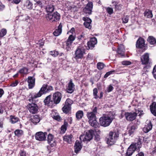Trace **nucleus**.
Masks as SVG:
<instances>
[{
	"instance_id": "f257e3e1",
	"label": "nucleus",
	"mask_w": 156,
	"mask_h": 156,
	"mask_svg": "<svg viewBox=\"0 0 156 156\" xmlns=\"http://www.w3.org/2000/svg\"><path fill=\"white\" fill-rule=\"evenodd\" d=\"M53 90V88L52 86L48 85L47 84H44L38 92L35 94L34 96H31L30 99H29V101L30 102H31V101H34V99L36 98L40 97L43 94L48 93Z\"/></svg>"
},
{
	"instance_id": "f03ea898",
	"label": "nucleus",
	"mask_w": 156,
	"mask_h": 156,
	"mask_svg": "<svg viewBox=\"0 0 156 156\" xmlns=\"http://www.w3.org/2000/svg\"><path fill=\"white\" fill-rule=\"evenodd\" d=\"M142 142L141 139L139 138L136 142L132 144L128 147L125 154V156H132L136 151H140L142 147Z\"/></svg>"
},
{
	"instance_id": "7ed1b4c3",
	"label": "nucleus",
	"mask_w": 156,
	"mask_h": 156,
	"mask_svg": "<svg viewBox=\"0 0 156 156\" xmlns=\"http://www.w3.org/2000/svg\"><path fill=\"white\" fill-rule=\"evenodd\" d=\"M119 133L118 131H110L108 138L107 139V143L112 145L114 144L119 138Z\"/></svg>"
},
{
	"instance_id": "20e7f679",
	"label": "nucleus",
	"mask_w": 156,
	"mask_h": 156,
	"mask_svg": "<svg viewBox=\"0 0 156 156\" xmlns=\"http://www.w3.org/2000/svg\"><path fill=\"white\" fill-rule=\"evenodd\" d=\"M113 120L112 117L106 115H103L99 119V125L104 127L109 126Z\"/></svg>"
},
{
	"instance_id": "39448f33",
	"label": "nucleus",
	"mask_w": 156,
	"mask_h": 156,
	"mask_svg": "<svg viewBox=\"0 0 156 156\" xmlns=\"http://www.w3.org/2000/svg\"><path fill=\"white\" fill-rule=\"evenodd\" d=\"M89 119L90 124L95 128H99L100 126L96 120V117L95 114H93V112H87V115Z\"/></svg>"
},
{
	"instance_id": "423d86ee",
	"label": "nucleus",
	"mask_w": 156,
	"mask_h": 156,
	"mask_svg": "<svg viewBox=\"0 0 156 156\" xmlns=\"http://www.w3.org/2000/svg\"><path fill=\"white\" fill-rule=\"evenodd\" d=\"M140 60L142 64L146 65L144 67L143 69L144 70L149 69L151 67L152 62L150 60L149 54L148 53H145L142 55L140 57Z\"/></svg>"
},
{
	"instance_id": "0eeeda50",
	"label": "nucleus",
	"mask_w": 156,
	"mask_h": 156,
	"mask_svg": "<svg viewBox=\"0 0 156 156\" xmlns=\"http://www.w3.org/2000/svg\"><path fill=\"white\" fill-rule=\"evenodd\" d=\"M73 101L70 98L66 99L64 103L63 104V106L62 108V110L64 113L69 115L71 113L72 109L71 106L73 104Z\"/></svg>"
},
{
	"instance_id": "6e6552de",
	"label": "nucleus",
	"mask_w": 156,
	"mask_h": 156,
	"mask_svg": "<svg viewBox=\"0 0 156 156\" xmlns=\"http://www.w3.org/2000/svg\"><path fill=\"white\" fill-rule=\"evenodd\" d=\"M75 38V36L72 34L70 35L67 40L64 42L63 47L67 51H70L72 50V43Z\"/></svg>"
},
{
	"instance_id": "1a4fd4ad",
	"label": "nucleus",
	"mask_w": 156,
	"mask_h": 156,
	"mask_svg": "<svg viewBox=\"0 0 156 156\" xmlns=\"http://www.w3.org/2000/svg\"><path fill=\"white\" fill-rule=\"evenodd\" d=\"M136 47L138 49H141L143 52L145 51L147 49V46L145 44V40L141 37H140L136 41Z\"/></svg>"
},
{
	"instance_id": "9d476101",
	"label": "nucleus",
	"mask_w": 156,
	"mask_h": 156,
	"mask_svg": "<svg viewBox=\"0 0 156 156\" xmlns=\"http://www.w3.org/2000/svg\"><path fill=\"white\" fill-rule=\"evenodd\" d=\"M60 18V14L57 12H54L53 14H48L46 16V18L48 20L51 22H57L59 21Z\"/></svg>"
},
{
	"instance_id": "9b49d317",
	"label": "nucleus",
	"mask_w": 156,
	"mask_h": 156,
	"mask_svg": "<svg viewBox=\"0 0 156 156\" xmlns=\"http://www.w3.org/2000/svg\"><path fill=\"white\" fill-rule=\"evenodd\" d=\"M85 53V49L81 46H79L76 49L75 52L76 59H82L83 58V55Z\"/></svg>"
},
{
	"instance_id": "f8f14e48",
	"label": "nucleus",
	"mask_w": 156,
	"mask_h": 156,
	"mask_svg": "<svg viewBox=\"0 0 156 156\" xmlns=\"http://www.w3.org/2000/svg\"><path fill=\"white\" fill-rule=\"evenodd\" d=\"M62 98V95L61 93L57 92L54 93L53 95L51 102L53 104H58L60 102Z\"/></svg>"
},
{
	"instance_id": "ddd939ff",
	"label": "nucleus",
	"mask_w": 156,
	"mask_h": 156,
	"mask_svg": "<svg viewBox=\"0 0 156 156\" xmlns=\"http://www.w3.org/2000/svg\"><path fill=\"white\" fill-rule=\"evenodd\" d=\"M138 113L136 112H125L124 115L126 119L128 121H132L135 120Z\"/></svg>"
},
{
	"instance_id": "4468645a",
	"label": "nucleus",
	"mask_w": 156,
	"mask_h": 156,
	"mask_svg": "<svg viewBox=\"0 0 156 156\" xmlns=\"http://www.w3.org/2000/svg\"><path fill=\"white\" fill-rule=\"evenodd\" d=\"M27 107L30 112L34 114L37 113L39 109L37 105L34 103H29L27 105Z\"/></svg>"
},
{
	"instance_id": "2eb2a0df",
	"label": "nucleus",
	"mask_w": 156,
	"mask_h": 156,
	"mask_svg": "<svg viewBox=\"0 0 156 156\" xmlns=\"http://www.w3.org/2000/svg\"><path fill=\"white\" fill-rule=\"evenodd\" d=\"M46 132H43L40 131L36 133L35 135V138L37 140L40 141H45L46 139Z\"/></svg>"
},
{
	"instance_id": "dca6fc26",
	"label": "nucleus",
	"mask_w": 156,
	"mask_h": 156,
	"mask_svg": "<svg viewBox=\"0 0 156 156\" xmlns=\"http://www.w3.org/2000/svg\"><path fill=\"white\" fill-rule=\"evenodd\" d=\"M47 142L51 147L56 146V142L54 136L52 134L49 133L48 134L47 139Z\"/></svg>"
},
{
	"instance_id": "f3484780",
	"label": "nucleus",
	"mask_w": 156,
	"mask_h": 156,
	"mask_svg": "<svg viewBox=\"0 0 156 156\" xmlns=\"http://www.w3.org/2000/svg\"><path fill=\"white\" fill-rule=\"evenodd\" d=\"M125 49L124 45L122 44L119 45L116 51L118 57L121 58L125 57Z\"/></svg>"
},
{
	"instance_id": "a211bd4d",
	"label": "nucleus",
	"mask_w": 156,
	"mask_h": 156,
	"mask_svg": "<svg viewBox=\"0 0 156 156\" xmlns=\"http://www.w3.org/2000/svg\"><path fill=\"white\" fill-rule=\"evenodd\" d=\"M28 83V88L30 89L33 88L35 85V78L34 76H29L25 80Z\"/></svg>"
},
{
	"instance_id": "6ab92c4d",
	"label": "nucleus",
	"mask_w": 156,
	"mask_h": 156,
	"mask_svg": "<svg viewBox=\"0 0 156 156\" xmlns=\"http://www.w3.org/2000/svg\"><path fill=\"white\" fill-rule=\"evenodd\" d=\"M75 86V85L73 83L72 79H70L66 86V92L68 93H72L74 90Z\"/></svg>"
},
{
	"instance_id": "aec40b11",
	"label": "nucleus",
	"mask_w": 156,
	"mask_h": 156,
	"mask_svg": "<svg viewBox=\"0 0 156 156\" xmlns=\"http://www.w3.org/2000/svg\"><path fill=\"white\" fill-rule=\"evenodd\" d=\"M97 39L95 37H93L90 39L89 41L87 43L88 49H92L94 47L95 45L97 43Z\"/></svg>"
},
{
	"instance_id": "412c9836",
	"label": "nucleus",
	"mask_w": 156,
	"mask_h": 156,
	"mask_svg": "<svg viewBox=\"0 0 156 156\" xmlns=\"http://www.w3.org/2000/svg\"><path fill=\"white\" fill-rule=\"evenodd\" d=\"M137 128V126L136 125H129L127 128L129 135L130 136H133Z\"/></svg>"
},
{
	"instance_id": "4be33fe9",
	"label": "nucleus",
	"mask_w": 156,
	"mask_h": 156,
	"mask_svg": "<svg viewBox=\"0 0 156 156\" xmlns=\"http://www.w3.org/2000/svg\"><path fill=\"white\" fill-rule=\"evenodd\" d=\"M82 19L85 21L83 23L85 27L89 29H91V24L92 22L91 19L88 17H83Z\"/></svg>"
},
{
	"instance_id": "5701e85b",
	"label": "nucleus",
	"mask_w": 156,
	"mask_h": 156,
	"mask_svg": "<svg viewBox=\"0 0 156 156\" xmlns=\"http://www.w3.org/2000/svg\"><path fill=\"white\" fill-rule=\"evenodd\" d=\"M93 3L92 2L89 1L87 4L86 6L85 7L84 10H85L88 12H86L87 13L89 14L91 13L92 11L93 8Z\"/></svg>"
},
{
	"instance_id": "b1692460",
	"label": "nucleus",
	"mask_w": 156,
	"mask_h": 156,
	"mask_svg": "<svg viewBox=\"0 0 156 156\" xmlns=\"http://www.w3.org/2000/svg\"><path fill=\"white\" fill-rule=\"evenodd\" d=\"M112 4H113V6H114V9L115 11H120L122 9V5L116 1H113L112 2Z\"/></svg>"
},
{
	"instance_id": "393cba45",
	"label": "nucleus",
	"mask_w": 156,
	"mask_h": 156,
	"mask_svg": "<svg viewBox=\"0 0 156 156\" xmlns=\"http://www.w3.org/2000/svg\"><path fill=\"white\" fill-rule=\"evenodd\" d=\"M152 125L151 121H147L146 125L144 128L143 131L145 133H147L151 130L152 128Z\"/></svg>"
},
{
	"instance_id": "a878e982",
	"label": "nucleus",
	"mask_w": 156,
	"mask_h": 156,
	"mask_svg": "<svg viewBox=\"0 0 156 156\" xmlns=\"http://www.w3.org/2000/svg\"><path fill=\"white\" fill-rule=\"evenodd\" d=\"M51 94L49 95L46 97L44 101V102L45 105L52 106L53 105V103L51 102Z\"/></svg>"
},
{
	"instance_id": "bb28decb",
	"label": "nucleus",
	"mask_w": 156,
	"mask_h": 156,
	"mask_svg": "<svg viewBox=\"0 0 156 156\" xmlns=\"http://www.w3.org/2000/svg\"><path fill=\"white\" fill-rule=\"evenodd\" d=\"M74 147V151L77 154L81 149L82 145L81 144V143L78 140H76L75 143Z\"/></svg>"
},
{
	"instance_id": "cd10ccee",
	"label": "nucleus",
	"mask_w": 156,
	"mask_h": 156,
	"mask_svg": "<svg viewBox=\"0 0 156 156\" xmlns=\"http://www.w3.org/2000/svg\"><path fill=\"white\" fill-rule=\"evenodd\" d=\"M150 109L151 113L156 116V102L154 101L150 106Z\"/></svg>"
},
{
	"instance_id": "c85d7f7f",
	"label": "nucleus",
	"mask_w": 156,
	"mask_h": 156,
	"mask_svg": "<svg viewBox=\"0 0 156 156\" xmlns=\"http://www.w3.org/2000/svg\"><path fill=\"white\" fill-rule=\"evenodd\" d=\"M30 121L34 125H36L40 121V118L39 115H35L31 116Z\"/></svg>"
},
{
	"instance_id": "c756f323",
	"label": "nucleus",
	"mask_w": 156,
	"mask_h": 156,
	"mask_svg": "<svg viewBox=\"0 0 156 156\" xmlns=\"http://www.w3.org/2000/svg\"><path fill=\"white\" fill-rule=\"evenodd\" d=\"M24 6L27 9L31 10L33 9V4L30 0H27L24 2Z\"/></svg>"
},
{
	"instance_id": "7c9ffc66",
	"label": "nucleus",
	"mask_w": 156,
	"mask_h": 156,
	"mask_svg": "<svg viewBox=\"0 0 156 156\" xmlns=\"http://www.w3.org/2000/svg\"><path fill=\"white\" fill-rule=\"evenodd\" d=\"M73 138V136L72 134L66 135L63 137L64 141L69 144L72 143Z\"/></svg>"
},
{
	"instance_id": "2f4dec72",
	"label": "nucleus",
	"mask_w": 156,
	"mask_h": 156,
	"mask_svg": "<svg viewBox=\"0 0 156 156\" xmlns=\"http://www.w3.org/2000/svg\"><path fill=\"white\" fill-rule=\"evenodd\" d=\"M147 41L151 45H156V39L153 36H149L147 38Z\"/></svg>"
},
{
	"instance_id": "473e14b6",
	"label": "nucleus",
	"mask_w": 156,
	"mask_h": 156,
	"mask_svg": "<svg viewBox=\"0 0 156 156\" xmlns=\"http://www.w3.org/2000/svg\"><path fill=\"white\" fill-rule=\"evenodd\" d=\"M62 26L60 23L58 27V29H56L53 33V35L55 36H58L62 32Z\"/></svg>"
},
{
	"instance_id": "72a5a7b5",
	"label": "nucleus",
	"mask_w": 156,
	"mask_h": 156,
	"mask_svg": "<svg viewBox=\"0 0 156 156\" xmlns=\"http://www.w3.org/2000/svg\"><path fill=\"white\" fill-rule=\"evenodd\" d=\"M68 124V122L65 119L64 121L63 124L61 127V132L63 133H64L67 130Z\"/></svg>"
},
{
	"instance_id": "f704fd0d",
	"label": "nucleus",
	"mask_w": 156,
	"mask_h": 156,
	"mask_svg": "<svg viewBox=\"0 0 156 156\" xmlns=\"http://www.w3.org/2000/svg\"><path fill=\"white\" fill-rule=\"evenodd\" d=\"M28 71L29 69L27 68L23 67L19 70L18 73L22 75H27L29 73Z\"/></svg>"
},
{
	"instance_id": "c9c22d12",
	"label": "nucleus",
	"mask_w": 156,
	"mask_h": 156,
	"mask_svg": "<svg viewBox=\"0 0 156 156\" xmlns=\"http://www.w3.org/2000/svg\"><path fill=\"white\" fill-rule=\"evenodd\" d=\"M20 121L19 118L15 115L10 116L9 121L12 124H15Z\"/></svg>"
},
{
	"instance_id": "e433bc0d",
	"label": "nucleus",
	"mask_w": 156,
	"mask_h": 156,
	"mask_svg": "<svg viewBox=\"0 0 156 156\" xmlns=\"http://www.w3.org/2000/svg\"><path fill=\"white\" fill-rule=\"evenodd\" d=\"M144 16L147 18H151L153 17V14L151 10L149 9H147L144 13Z\"/></svg>"
},
{
	"instance_id": "4c0bfd02",
	"label": "nucleus",
	"mask_w": 156,
	"mask_h": 156,
	"mask_svg": "<svg viewBox=\"0 0 156 156\" xmlns=\"http://www.w3.org/2000/svg\"><path fill=\"white\" fill-rule=\"evenodd\" d=\"M76 117L77 120H79L81 119L83 116V112L82 110H79L76 114Z\"/></svg>"
},
{
	"instance_id": "58836bf2",
	"label": "nucleus",
	"mask_w": 156,
	"mask_h": 156,
	"mask_svg": "<svg viewBox=\"0 0 156 156\" xmlns=\"http://www.w3.org/2000/svg\"><path fill=\"white\" fill-rule=\"evenodd\" d=\"M14 133L16 136L20 137L23 134V131L22 130L17 129L14 131Z\"/></svg>"
},
{
	"instance_id": "ea45409f",
	"label": "nucleus",
	"mask_w": 156,
	"mask_h": 156,
	"mask_svg": "<svg viewBox=\"0 0 156 156\" xmlns=\"http://www.w3.org/2000/svg\"><path fill=\"white\" fill-rule=\"evenodd\" d=\"M89 138L88 137V135H81L80 137V139L81 140V142L82 141H90L91 139H89Z\"/></svg>"
},
{
	"instance_id": "a19ab883",
	"label": "nucleus",
	"mask_w": 156,
	"mask_h": 156,
	"mask_svg": "<svg viewBox=\"0 0 156 156\" xmlns=\"http://www.w3.org/2000/svg\"><path fill=\"white\" fill-rule=\"evenodd\" d=\"M94 135V131L92 129L88 130V132L86 133V135H88V137L89 139H92Z\"/></svg>"
},
{
	"instance_id": "79ce46f5",
	"label": "nucleus",
	"mask_w": 156,
	"mask_h": 156,
	"mask_svg": "<svg viewBox=\"0 0 156 156\" xmlns=\"http://www.w3.org/2000/svg\"><path fill=\"white\" fill-rule=\"evenodd\" d=\"M46 9L48 12L51 13L54 10V6L52 5H48Z\"/></svg>"
},
{
	"instance_id": "37998d69",
	"label": "nucleus",
	"mask_w": 156,
	"mask_h": 156,
	"mask_svg": "<svg viewBox=\"0 0 156 156\" xmlns=\"http://www.w3.org/2000/svg\"><path fill=\"white\" fill-rule=\"evenodd\" d=\"M49 54L53 57H55L58 55L59 53L58 51H57L56 50H55L53 51H50Z\"/></svg>"
},
{
	"instance_id": "c03bdc74",
	"label": "nucleus",
	"mask_w": 156,
	"mask_h": 156,
	"mask_svg": "<svg viewBox=\"0 0 156 156\" xmlns=\"http://www.w3.org/2000/svg\"><path fill=\"white\" fill-rule=\"evenodd\" d=\"M105 66V65L102 62H99L97 64V68L99 70L102 69Z\"/></svg>"
},
{
	"instance_id": "a18cd8bd",
	"label": "nucleus",
	"mask_w": 156,
	"mask_h": 156,
	"mask_svg": "<svg viewBox=\"0 0 156 156\" xmlns=\"http://www.w3.org/2000/svg\"><path fill=\"white\" fill-rule=\"evenodd\" d=\"M98 93V89L96 88H94L93 90V94L94 98L96 99H97L98 98V96L97 94Z\"/></svg>"
},
{
	"instance_id": "49530a36",
	"label": "nucleus",
	"mask_w": 156,
	"mask_h": 156,
	"mask_svg": "<svg viewBox=\"0 0 156 156\" xmlns=\"http://www.w3.org/2000/svg\"><path fill=\"white\" fill-rule=\"evenodd\" d=\"M7 33V30L4 28L2 29L0 31V36L2 37L5 36Z\"/></svg>"
},
{
	"instance_id": "de8ad7c7",
	"label": "nucleus",
	"mask_w": 156,
	"mask_h": 156,
	"mask_svg": "<svg viewBox=\"0 0 156 156\" xmlns=\"http://www.w3.org/2000/svg\"><path fill=\"white\" fill-rule=\"evenodd\" d=\"M106 10L107 12L109 15H111L113 13V10L112 8L108 7L106 8Z\"/></svg>"
},
{
	"instance_id": "09e8293b",
	"label": "nucleus",
	"mask_w": 156,
	"mask_h": 156,
	"mask_svg": "<svg viewBox=\"0 0 156 156\" xmlns=\"http://www.w3.org/2000/svg\"><path fill=\"white\" fill-rule=\"evenodd\" d=\"M122 21L123 23H127L128 22L129 20V16H124L122 18Z\"/></svg>"
},
{
	"instance_id": "8fccbe9b",
	"label": "nucleus",
	"mask_w": 156,
	"mask_h": 156,
	"mask_svg": "<svg viewBox=\"0 0 156 156\" xmlns=\"http://www.w3.org/2000/svg\"><path fill=\"white\" fill-rule=\"evenodd\" d=\"M77 40L79 42H82L83 40H85V39L83 35L81 34L78 36L77 37Z\"/></svg>"
},
{
	"instance_id": "3c124183",
	"label": "nucleus",
	"mask_w": 156,
	"mask_h": 156,
	"mask_svg": "<svg viewBox=\"0 0 156 156\" xmlns=\"http://www.w3.org/2000/svg\"><path fill=\"white\" fill-rule=\"evenodd\" d=\"M5 107L2 105V103H0V115H2L4 113Z\"/></svg>"
},
{
	"instance_id": "603ef678",
	"label": "nucleus",
	"mask_w": 156,
	"mask_h": 156,
	"mask_svg": "<svg viewBox=\"0 0 156 156\" xmlns=\"http://www.w3.org/2000/svg\"><path fill=\"white\" fill-rule=\"evenodd\" d=\"M152 73L154 77L156 80V65L154 66L153 68Z\"/></svg>"
},
{
	"instance_id": "864d4df0",
	"label": "nucleus",
	"mask_w": 156,
	"mask_h": 156,
	"mask_svg": "<svg viewBox=\"0 0 156 156\" xmlns=\"http://www.w3.org/2000/svg\"><path fill=\"white\" fill-rule=\"evenodd\" d=\"M132 62L129 61H124L122 62V64L123 65H131Z\"/></svg>"
},
{
	"instance_id": "5fc2aeb1",
	"label": "nucleus",
	"mask_w": 156,
	"mask_h": 156,
	"mask_svg": "<svg viewBox=\"0 0 156 156\" xmlns=\"http://www.w3.org/2000/svg\"><path fill=\"white\" fill-rule=\"evenodd\" d=\"M20 156H26V152L24 150H21L19 153Z\"/></svg>"
},
{
	"instance_id": "6e6d98bb",
	"label": "nucleus",
	"mask_w": 156,
	"mask_h": 156,
	"mask_svg": "<svg viewBox=\"0 0 156 156\" xmlns=\"http://www.w3.org/2000/svg\"><path fill=\"white\" fill-rule=\"evenodd\" d=\"M53 118L54 119L58 121H60L62 119L59 115H53Z\"/></svg>"
},
{
	"instance_id": "4d7b16f0",
	"label": "nucleus",
	"mask_w": 156,
	"mask_h": 156,
	"mask_svg": "<svg viewBox=\"0 0 156 156\" xmlns=\"http://www.w3.org/2000/svg\"><path fill=\"white\" fill-rule=\"evenodd\" d=\"M100 136L98 134H96L94 136V140L97 141H98L100 140Z\"/></svg>"
},
{
	"instance_id": "13d9d810",
	"label": "nucleus",
	"mask_w": 156,
	"mask_h": 156,
	"mask_svg": "<svg viewBox=\"0 0 156 156\" xmlns=\"http://www.w3.org/2000/svg\"><path fill=\"white\" fill-rule=\"evenodd\" d=\"M114 88L111 85H110L108 87L107 89V91L108 92H110L112 91L113 89Z\"/></svg>"
},
{
	"instance_id": "bf43d9fd",
	"label": "nucleus",
	"mask_w": 156,
	"mask_h": 156,
	"mask_svg": "<svg viewBox=\"0 0 156 156\" xmlns=\"http://www.w3.org/2000/svg\"><path fill=\"white\" fill-rule=\"evenodd\" d=\"M18 83V80H15L14 82H13L12 83H11L10 85V86L12 87H15L17 85Z\"/></svg>"
},
{
	"instance_id": "052dcab7",
	"label": "nucleus",
	"mask_w": 156,
	"mask_h": 156,
	"mask_svg": "<svg viewBox=\"0 0 156 156\" xmlns=\"http://www.w3.org/2000/svg\"><path fill=\"white\" fill-rule=\"evenodd\" d=\"M58 55H59V57L61 58L62 59H64V58L65 57V55L64 53H59Z\"/></svg>"
},
{
	"instance_id": "680f3d73",
	"label": "nucleus",
	"mask_w": 156,
	"mask_h": 156,
	"mask_svg": "<svg viewBox=\"0 0 156 156\" xmlns=\"http://www.w3.org/2000/svg\"><path fill=\"white\" fill-rule=\"evenodd\" d=\"M21 0H13L12 2L16 4H19Z\"/></svg>"
},
{
	"instance_id": "e2e57ef3",
	"label": "nucleus",
	"mask_w": 156,
	"mask_h": 156,
	"mask_svg": "<svg viewBox=\"0 0 156 156\" xmlns=\"http://www.w3.org/2000/svg\"><path fill=\"white\" fill-rule=\"evenodd\" d=\"M34 2H36L39 5H42V3L40 0H34Z\"/></svg>"
},
{
	"instance_id": "0e129e2a",
	"label": "nucleus",
	"mask_w": 156,
	"mask_h": 156,
	"mask_svg": "<svg viewBox=\"0 0 156 156\" xmlns=\"http://www.w3.org/2000/svg\"><path fill=\"white\" fill-rule=\"evenodd\" d=\"M4 93V91L3 89L0 88V98H1Z\"/></svg>"
},
{
	"instance_id": "69168bd1",
	"label": "nucleus",
	"mask_w": 156,
	"mask_h": 156,
	"mask_svg": "<svg viewBox=\"0 0 156 156\" xmlns=\"http://www.w3.org/2000/svg\"><path fill=\"white\" fill-rule=\"evenodd\" d=\"M144 142L146 143H148L150 140L148 138H144L143 139Z\"/></svg>"
},
{
	"instance_id": "338daca9",
	"label": "nucleus",
	"mask_w": 156,
	"mask_h": 156,
	"mask_svg": "<svg viewBox=\"0 0 156 156\" xmlns=\"http://www.w3.org/2000/svg\"><path fill=\"white\" fill-rule=\"evenodd\" d=\"M136 156H144V154L143 152H140L136 154Z\"/></svg>"
},
{
	"instance_id": "774afa93",
	"label": "nucleus",
	"mask_w": 156,
	"mask_h": 156,
	"mask_svg": "<svg viewBox=\"0 0 156 156\" xmlns=\"http://www.w3.org/2000/svg\"><path fill=\"white\" fill-rule=\"evenodd\" d=\"M5 8V6L2 4H1V5H0V11H2Z\"/></svg>"
}]
</instances>
